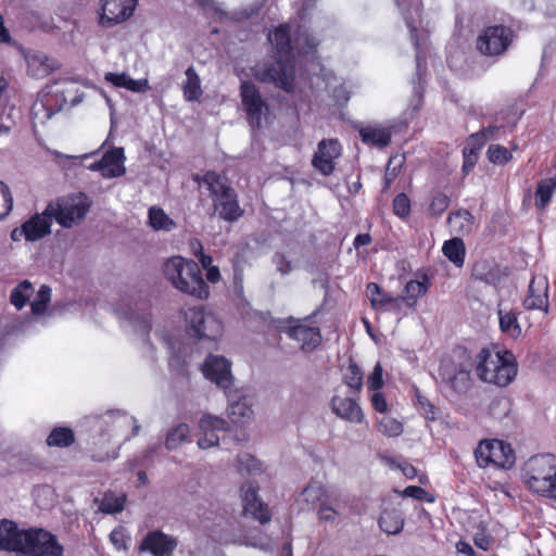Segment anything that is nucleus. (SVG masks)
<instances>
[{"label": "nucleus", "mask_w": 556, "mask_h": 556, "mask_svg": "<svg viewBox=\"0 0 556 556\" xmlns=\"http://www.w3.org/2000/svg\"><path fill=\"white\" fill-rule=\"evenodd\" d=\"M290 31V25L283 24L268 35V39L278 54L276 66L256 65L255 67V77L258 80L274 83L286 91H291L293 88L294 66L291 51L309 54L317 47V41L307 34L306 29L298 28L292 40Z\"/></svg>", "instance_id": "f257e3e1"}, {"label": "nucleus", "mask_w": 556, "mask_h": 556, "mask_svg": "<svg viewBox=\"0 0 556 556\" xmlns=\"http://www.w3.org/2000/svg\"><path fill=\"white\" fill-rule=\"evenodd\" d=\"M517 371L511 352L483 349L476 356V374L483 382L506 387L515 379Z\"/></svg>", "instance_id": "f03ea898"}, {"label": "nucleus", "mask_w": 556, "mask_h": 556, "mask_svg": "<svg viewBox=\"0 0 556 556\" xmlns=\"http://www.w3.org/2000/svg\"><path fill=\"white\" fill-rule=\"evenodd\" d=\"M164 275L172 286L182 293L206 299L208 287L206 286L199 265L191 260L181 256H173L164 263Z\"/></svg>", "instance_id": "7ed1b4c3"}, {"label": "nucleus", "mask_w": 556, "mask_h": 556, "mask_svg": "<svg viewBox=\"0 0 556 556\" xmlns=\"http://www.w3.org/2000/svg\"><path fill=\"white\" fill-rule=\"evenodd\" d=\"M521 481L533 494L547 497L556 492V456L539 454L521 467Z\"/></svg>", "instance_id": "20e7f679"}, {"label": "nucleus", "mask_w": 556, "mask_h": 556, "mask_svg": "<svg viewBox=\"0 0 556 556\" xmlns=\"http://www.w3.org/2000/svg\"><path fill=\"white\" fill-rule=\"evenodd\" d=\"M90 206L89 198L79 193L63 198L56 203H50L47 206V213H50L62 227L71 228L86 217Z\"/></svg>", "instance_id": "39448f33"}, {"label": "nucleus", "mask_w": 556, "mask_h": 556, "mask_svg": "<svg viewBox=\"0 0 556 556\" xmlns=\"http://www.w3.org/2000/svg\"><path fill=\"white\" fill-rule=\"evenodd\" d=\"M185 321L188 332L197 338L216 340L223 333L220 319L202 306L188 308L185 312Z\"/></svg>", "instance_id": "423d86ee"}, {"label": "nucleus", "mask_w": 556, "mask_h": 556, "mask_svg": "<svg viewBox=\"0 0 556 556\" xmlns=\"http://www.w3.org/2000/svg\"><path fill=\"white\" fill-rule=\"evenodd\" d=\"M64 547L51 532L41 528L25 530L20 554L24 556H63Z\"/></svg>", "instance_id": "0eeeda50"}, {"label": "nucleus", "mask_w": 556, "mask_h": 556, "mask_svg": "<svg viewBox=\"0 0 556 556\" xmlns=\"http://www.w3.org/2000/svg\"><path fill=\"white\" fill-rule=\"evenodd\" d=\"M477 464L480 468L494 466L508 469L516 460L509 444L500 440H482L475 450Z\"/></svg>", "instance_id": "6e6552de"}, {"label": "nucleus", "mask_w": 556, "mask_h": 556, "mask_svg": "<svg viewBox=\"0 0 556 556\" xmlns=\"http://www.w3.org/2000/svg\"><path fill=\"white\" fill-rule=\"evenodd\" d=\"M513 36V31L508 27L490 26L478 37L477 47L485 55H501L511 43Z\"/></svg>", "instance_id": "1a4fd4ad"}, {"label": "nucleus", "mask_w": 556, "mask_h": 556, "mask_svg": "<svg viewBox=\"0 0 556 556\" xmlns=\"http://www.w3.org/2000/svg\"><path fill=\"white\" fill-rule=\"evenodd\" d=\"M138 0H101L99 24L102 27H112L127 21L132 16Z\"/></svg>", "instance_id": "9d476101"}, {"label": "nucleus", "mask_w": 556, "mask_h": 556, "mask_svg": "<svg viewBox=\"0 0 556 556\" xmlns=\"http://www.w3.org/2000/svg\"><path fill=\"white\" fill-rule=\"evenodd\" d=\"M228 424L225 419L210 414L203 415L198 424V446L201 450L217 446L219 443V432H225Z\"/></svg>", "instance_id": "9b49d317"}, {"label": "nucleus", "mask_w": 556, "mask_h": 556, "mask_svg": "<svg viewBox=\"0 0 556 556\" xmlns=\"http://www.w3.org/2000/svg\"><path fill=\"white\" fill-rule=\"evenodd\" d=\"M258 485L252 481H247L241 486V501L243 513L251 515L261 523L270 521L271 516L266 503H264L257 495Z\"/></svg>", "instance_id": "f8f14e48"}, {"label": "nucleus", "mask_w": 556, "mask_h": 556, "mask_svg": "<svg viewBox=\"0 0 556 556\" xmlns=\"http://www.w3.org/2000/svg\"><path fill=\"white\" fill-rule=\"evenodd\" d=\"M342 147L336 139H324L313 156L312 165L323 175L333 173L336 161L341 156Z\"/></svg>", "instance_id": "ddd939ff"}, {"label": "nucleus", "mask_w": 556, "mask_h": 556, "mask_svg": "<svg viewBox=\"0 0 556 556\" xmlns=\"http://www.w3.org/2000/svg\"><path fill=\"white\" fill-rule=\"evenodd\" d=\"M240 96L250 124L258 127L263 116L267 112V105L263 101L260 91L253 84L243 81L240 88Z\"/></svg>", "instance_id": "4468645a"}, {"label": "nucleus", "mask_w": 556, "mask_h": 556, "mask_svg": "<svg viewBox=\"0 0 556 556\" xmlns=\"http://www.w3.org/2000/svg\"><path fill=\"white\" fill-rule=\"evenodd\" d=\"M240 96L250 124L258 127L263 116L267 112V105L263 101L260 91L253 84L243 81L240 88Z\"/></svg>", "instance_id": "2eb2a0df"}, {"label": "nucleus", "mask_w": 556, "mask_h": 556, "mask_svg": "<svg viewBox=\"0 0 556 556\" xmlns=\"http://www.w3.org/2000/svg\"><path fill=\"white\" fill-rule=\"evenodd\" d=\"M177 545L178 541L173 535L161 530H152L142 539L139 549L152 556H172Z\"/></svg>", "instance_id": "dca6fc26"}, {"label": "nucleus", "mask_w": 556, "mask_h": 556, "mask_svg": "<svg viewBox=\"0 0 556 556\" xmlns=\"http://www.w3.org/2000/svg\"><path fill=\"white\" fill-rule=\"evenodd\" d=\"M523 306L529 311L538 309L545 314L548 313V279L546 276L535 275L532 277L523 300Z\"/></svg>", "instance_id": "f3484780"}, {"label": "nucleus", "mask_w": 556, "mask_h": 556, "mask_svg": "<svg viewBox=\"0 0 556 556\" xmlns=\"http://www.w3.org/2000/svg\"><path fill=\"white\" fill-rule=\"evenodd\" d=\"M204 376L219 388L227 390L232 382L230 363L223 356L210 355L203 366Z\"/></svg>", "instance_id": "a211bd4d"}, {"label": "nucleus", "mask_w": 556, "mask_h": 556, "mask_svg": "<svg viewBox=\"0 0 556 556\" xmlns=\"http://www.w3.org/2000/svg\"><path fill=\"white\" fill-rule=\"evenodd\" d=\"M330 406L338 418L351 424H362L365 419L363 409L353 396L336 393L331 399Z\"/></svg>", "instance_id": "6ab92c4d"}, {"label": "nucleus", "mask_w": 556, "mask_h": 556, "mask_svg": "<svg viewBox=\"0 0 556 556\" xmlns=\"http://www.w3.org/2000/svg\"><path fill=\"white\" fill-rule=\"evenodd\" d=\"M123 149L108 151L101 161L93 163L90 168L99 170L104 178L119 177L125 174Z\"/></svg>", "instance_id": "aec40b11"}, {"label": "nucleus", "mask_w": 556, "mask_h": 556, "mask_svg": "<svg viewBox=\"0 0 556 556\" xmlns=\"http://www.w3.org/2000/svg\"><path fill=\"white\" fill-rule=\"evenodd\" d=\"M213 205L218 216L227 222H235L243 214V211L237 201V195L232 189L224 192L217 198H214Z\"/></svg>", "instance_id": "412c9836"}, {"label": "nucleus", "mask_w": 556, "mask_h": 556, "mask_svg": "<svg viewBox=\"0 0 556 556\" xmlns=\"http://www.w3.org/2000/svg\"><path fill=\"white\" fill-rule=\"evenodd\" d=\"M25 530L18 529L11 520H0V551L20 553Z\"/></svg>", "instance_id": "4be33fe9"}, {"label": "nucleus", "mask_w": 556, "mask_h": 556, "mask_svg": "<svg viewBox=\"0 0 556 556\" xmlns=\"http://www.w3.org/2000/svg\"><path fill=\"white\" fill-rule=\"evenodd\" d=\"M287 333L290 338L301 343L302 350L308 352L316 349L321 341L319 329L304 323L288 328Z\"/></svg>", "instance_id": "5701e85b"}, {"label": "nucleus", "mask_w": 556, "mask_h": 556, "mask_svg": "<svg viewBox=\"0 0 556 556\" xmlns=\"http://www.w3.org/2000/svg\"><path fill=\"white\" fill-rule=\"evenodd\" d=\"M329 493L320 483H309L299 495L296 503L302 510H311L319 507L325 501L329 500Z\"/></svg>", "instance_id": "b1692460"}, {"label": "nucleus", "mask_w": 556, "mask_h": 556, "mask_svg": "<svg viewBox=\"0 0 556 556\" xmlns=\"http://www.w3.org/2000/svg\"><path fill=\"white\" fill-rule=\"evenodd\" d=\"M52 216L47 213V208L41 214H36L24 223L26 231V241H37L51 232Z\"/></svg>", "instance_id": "393cba45"}, {"label": "nucleus", "mask_w": 556, "mask_h": 556, "mask_svg": "<svg viewBox=\"0 0 556 556\" xmlns=\"http://www.w3.org/2000/svg\"><path fill=\"white\" fill-rule=\"evenodd\" d=\"M346 504V500L340 494L331 493L329 500L325 501L317 510L320 521L331 525H338L342 519V507Z\"/></svg>", "instance_id": "a878e982"}, {"label": "nucleus", "mask_w": 556, "mask_h": 556, "mask_svg": "<svg viewBox=\"0 0 556 556\" xmlns=\"http://www.w3.org/2000/svg\"><path fill=\"white\" fill-rule=\"evenodd\" d=\"M105 81L117 88H125L132 92L143 93L150 90L149 81L146 78L132 79L126 73L109 72L104 75Z\"/></svg>", "instance_id": "bb28decb"}, {"label": "nucleus", "mask_w": 556, "mask_h": 556, "mask_svg": "<svg viewBox=\"0 0 556 556\" xmlns=\"http://www.w3.org/2000/svg\"><path fill=\"white\" fill-rule=\"evenodd\" d=\"M367 295L375 308H382L386 311L397 309L401 304L400 298H393L386 293L377 283L370 282L367 285Z\"/></svg>", "instance_id": "cd10ccee"}, {"label": "nucleus", "mask_w": 556, "mask_h": 556, "mask_svg": "<svg viewBox=\"0 0 556 556\" xmlns=\"http://www.w3.org/2000/svg\"><path fill=\"white\" fill-rule=\"evenodd\" d=\"M302 256L295 249H287L276 252L273 256V264L276 270L286 276L299 267Z\"/></svg>", "instance_id": "c85d7f7f"}, {"label": "nucleus", "mask_w": 556, "mask_h": 556, "mask_svg": "<svg viewBox=\"0 0 556 556\" xmlns=\"http://www.w3.org/2000/svg\"><path fill=\"white\" fill-rule=\"evenodd\" d=\"M486 143L484 134H472L466 141V146L463 150L464 156V172H470L478 161V152Z\"/></svg>", "instance_id": "c756f323"}, {"label": "nucleus", "mask_w": 556, "mask_h": 556, "mask_svg": "<svg viewBox=\"0 0 556 556\" xmlns=\"http://www.w3.org/2000/svg\"><path fill=\"white\" fill-rule=\"evenodd\" d=\"M194 179L199 182L200 187L206 188L210 191L213 199L231 189L227 184L226 177L215 172H206L202 176L197 175Z\"/></svg>", "instance_id": "7c9ffc66"}, {"label": "nucleus", "mask_w": 556, "mask_h": 556, "mask_svg": "<svg viewBox=\"0 0 556 556\" xmlns=\"http://www.w3.org/2000/svg\"><path fill=\"white\" fill-rule=\"evenodd\" d=\"M404 517L399 509H384L379 519L378 525L381 531L387 534H399L404 528Z\"/></svg>", "instance_id": "2f4dec72"}, {"label": "nucleus", "mask_w": 556, "mask_h": 556, "mask_svg": "<svg viewBox=\"0 0 556 556\" xmlns=\"http://www.w3.org/2000/svg\"><path fill=\"white\" fill-rule=\"evenodd\" d=\"M228 416L233 424L240 425L249 421L253 416L251 402L247 397L238 401L230 400Z\"/></svg>", "instance_id": "473e14b6"}, {"label": "nucleus", "mask_w": 556, "mask_h": 556, "mask_svg": "<svg viewBox=\"0 0 556 556\" xmlns=\"http://www.w3.org/2000/svg\"><path fill=\"white\" fill-rule=\"evenodd\" d=\"M498 320L503 333L513 339L521 336L522 329L518 323L517 314L513 309H498Z\"/></svg>", "instance_id": "72a5a7b5"}, {"label": "nucleus", "mask_w": 556, "mask_h": 556, "mask_svg": "<svg viewBox=\"0 0 556 556\" xmlns=\"http://www.w3.org/2000/svg\"><path fill=\"white\" fill-rule=\"evenodd\" d=\"M359 136L365 143L383 148L390 143L391 132L383 127H364L359 130Z\"/></svg>", "instance_id": "f704fd0d"}, {"label": "nucleus", "mask_w": 556, "mask_h": 556, "mask_svg": "<svg viewBox=\"0 0 556 556\" xmlns=\"http://www.w3.org/2000/svg\"><path fill=\"white\" fill-rule=\"evenodd\" d=\"M26 62L29 74L37 78L47 76L53 68L50 60L42 53L27 54Z\"/></svg>", "instance_id": "c9c22d12"}, {"label": "nucleus", "mask_w": 556, "mask_h": 556, "mask_svg": "<svg viewBox=\"0 0 556 556\" xmlns=\"http://www.w3.org/2000/svg\"><path fill=\"white\" fill-rule=\"evenodd\" d=\"M447 223L451 229L459 235H466L473 229V216L466 210L450 214Z\"/></svg>", "instance_id": "e433bc0d"}, {"label": "nucleus", "mask_w": 556, "mask_h": 556, "mask_svg": "<svg viewBox=\"0 0 556 556\" xmlns=\"http://www.w3.org/2000/svg\"><path fill=\"white\" fill-rule=\"evenodd\" d=\"M190 441V427L180 422L172 427L165 438V447L168 451L178 448L181 444Z\"/></svg>", "instance_id": "4c0bfd02"}, {"label": "nucleus", "mask_w": 556, "mask_h": 556, "mask_svg": "<svg viewBox=\"0 0 556 556\" xmlns=\"http://www.w3.org/2000/svg\"><path fill=\"white\" fill-rule=\"evenodd\" d=\"M186 80L182 83L184 97L187 101H198L202 96L201 80L193 67L186 71Z\"/></svg>", "instance_id": "58836bf2"}, {"label": "nucleus", "mask_w": 556, "mask_h": 556, "mask_svg": "<svg viewBox=\"0 0 556 556\" xmlns=\"http://www.w3.org/2000/svg\"><path fill=\"white\" fill-rule=\"evenodd\" d=\"M442 252L456 267L464 265L466 251L462 239L453 238L445 241L442 247Z\"/></svg>", "instance_id": "ea45409f"}, {"label": "nucleus", "mask_w": 556, "mask_h": 556, "mask_svg": "<svg viewBox=\"0 0 556 556\" xmlns=\"http://www.w3.org/2000/svg\"><path fill=\"white\" fill-rule=\"evenodd\" d=\"M236 468L240 475L247 476L260 475L264 469L262 462L249 453H242L238 456Z\"/></svg>", "instance_id": "a19ab883"}, {"label": "nucleus", "mask_w": 556, "mask_h": 556, "mask_svg": "<svg viewBox=\"0 0 556 556\" xmlns=\"http://www.w3.org/2000/svg\"><path fill=\"white\" fill-rule=\"evenodd\" d=\"M149 224L155 230L170 231L176 227L175 222L160 207L149 210Z\"/></svg>", "instance_id": "79ce46f5"}, {"label": "nucleus", "mask_w": 556, "mask_h": 556, "mask_svg": "<svg viewBox=\"0 0 556 556\" xmlns=\"http://www.w3.org/2000/svg\"><path fill=\"white\" fill-rule=\"evenodd\" d=\"M378 431L389 438H397L403 433V424L396 418L384 414L378 419Z\"/></svg>", "instance_id": "37998d69"}, {"label": "nucleus", "mask_w": 556, "mask_h": 556, "mask_svg": "<svg viewBox=\"0 0 556 556\" xmlns=\"http://www.w3.org/2000/svg\"><path fill=\"white\" fill-rule=\"evenodd\" d=\"M33 293L34 288L31 283L27 280H24L12 290L10 301L12 305H14L17 309H22Z\"/></svg>", "instance_id": "c03bdc74"}, {"label": "nucleus", "mask_w": 556, "mask_h": 556, "mask_svg": "<svg viewBox=\"0 0 556 556\" xmlns=\"http://www.w3.org/2000/svg\"><path fill=\"white\" fill-rule=\"evenodd\" d=\"M125 502L124 494L105 493L100 501L99 509L105 514H116L124 509Z\"/></svg>", "instance_id": "a18cd8bd"}, {"label": "nucleus", "mask_w": 556, "mask_h": 556, "mask_svg": "<svg viewBox=\"0 0 556 556\" xmlns=\"http://www.w3.org/2000/svg\"><path fill=\"white\" fill-rule=\"evenodd\" d=\"M363 379L361 368L354 362H351L343 374L344 383L352 392L357 393L362 390Z\"/></svg>", "instance_id": "49530a36"}, {"label": "nucleus", "mask_w": 556, "mask_h": 556, "mask_svg": "<svg viewBox=\"0 0 556 556\" xmlns=\"http://www.w3.org/2000/svg\"><path fill=\"white\" fill-rule=\"evenodd\" d=\"M51 301V289L43 285L39 288L34 301L30 303L34 316H41L47 312L48 304Z\"/></svg>", "instance_id": "de8ad7c7"}, {"label": "nucleus", "mask_w": 556, "mask_h": 556, "mask_svg": "<svg viewBox=\"0 0 556 556\" xmlns=\"http://www.w3.org/2000/svg\"><path fill=\"white\" fill-rule=\"evenodd\" d=\"M555 188H556V180L553 178L542 180L539 184L536 193H535L536 206L539 208H544L548 204Z\"/></svg>", "instance_id": "09e8293b"}, {"label": "nucleus", "mask_w": 556, "mask_h": 556, "mask_svg": "<svg viewBox=\"0 0 556 556\" xmlns=\"http://www.w3.org/2000/svg\"><path fill=\"white\" fill-rule=\"evenodd\" d=\"M74 434L68 428H55L47 438V443L50 446L65 447L72 444Z\"/></svg>", "instance_id": "8fccbe9b"}, {"label": "nucleus", "mask_w": 556, "mask_h": 556, "mask_svg": "<svg viewBox=\"0 0 556 556\" xmlns=\"http://www.w3.org/2000/svg\"><path fill=\"white\" fill-rule=\"evenodd\" d=\"M486 155L489 161L495 165H504L513 157L511 152L501 144H491L488 148Z\"/></svg>", "instance_id": "3c124183"}, {"label": "nucleus", "mask_w": 556, "mask_h": 556, "mask_svg": "<svg viewBox=\"0 0 556 556\" xmlns=\"http://www.w3.org/2000/svg\"><path fill=\"white\" fill-rule=\"evenodd\" d=\"M450 205V197L443 192H435L429 204V212L434 215L443 214Z\"/></svg>", "instance_id": "603ef678"}, {"label": "nucleus", "mask_w": 556, "mask_h": 556, "mask_svg": "<svg viewBox=\"0 0 556 556\" xmlns=\"http://www.w3.org/2000/svg\"><path fill=\"white\" fill-rule=\"evenodd\" d=\"M418 405L420 414L430 421H434L440 416L439 408L433 405L427 397L418 395L417 396Z\"/></svg>", "instance_id": "864d4df0"}, {"label": "nucleus", "mask_w": 556, "mask_h": 556, "mask_svg": "<svg viewBox=\"0 0 556 556\" xmlns=\"http://www.w3.org/2000/svg\"><path fill=\"white\" fill-rule=\"evenodd\" d=\"M13 199L9 187L0 181V219L4 218L12 210Z\"/></svg>", "instance_id": "5fc2aeb1"}, {"label": "nucleus", "mask_w": 556, "mask_h": 556, "mask_svg": "<svg viewBox=\"0 0 556 556\" xmlns=\"http://www.w3.org/2000/svg\"><path fill=\"white\" fill-rule=\"evenodd\" d=\"M428 290L426 282L418 280H409L404 289L407 300L415 301L419 296L424 295Z\"/></svg>", "instance_id": "6e6d98bb"}, {"label": "nucleus", "mask_w": 556, "mask_h": 556, "mask_svg": "<svg viewBox=\"0 0 556 556\" xmlns=\"http://www.w3.org/2000/svg\"><path fill=\"white\" fill-rule=\"evenodd\" d=\"M110 540L116 549L122 551L127 549L130 538L123 527H117L111 532Z\"/></svg>", "instance_id": "4d7b16f0"}, {"label": "nucleus", "mask_w": 556, "mask_h": 556, "mask_svg": "<svg viewBox=\"0 0 556 556\" xmlns=\"http://www.w3.org/2000/svg\"><path fill=\"white\" fill-rule=\"evenodd\" d=\"M393 211L395 215L405 217L410 212V202L405 193L397 194L393 200Z\"/></svg>", "instance_id": "13d9d810"}, {"label": "nucleus", "mask_w": 556, "mask_h": 556, "mask_svg": "<svg viewBox=\"0 0 556 556\" xmlns=\"http://www.w3.org/2000/svg\"><path fill=\"white\" fill-rule=\"evenodd\" d=\"M403 496L412 497L420 501H426L429 503H432L434 501V497L428 493L425 489L417 486V485H409L404 489Z\"/></svg>", "instance_id": "bf43d9fd"}, {"label": "nucleus", "mask_w": 556, "mask_h": 556, "mask_svg": "<svg viewBox=\"0 0 556 556\" xmlns=\"http://www.w3.org/2000/svg\"><path fill=\"white\" fill-rule=\"evenodd\" d=\"M125 318L129 319L131 323H134V326L136 327L138 325L140 332L142 336H146L151 330V321L150 317L147 314L138 315L135 313H130L129 315H125Z\"/></svg>", "instance_id": "052dcab7"}, {"label": "nucleus", "mask_w": 556, "mask_h": 556, "mask_svg": "<svg viewBox=\"0 0 556 556\" xmlns=\"http://www.w3.org/2000/svg\"><path fill=\"white\" fill-rule=\"evenodd\" d=\"M403 164V157L402 156H393L390 159L387 170H386V186L389 187L390 184L394 180V178L397 176L400 168Z\"/></svg>", "instance_id": "680f3d73"}, {"label": "nucleus", "mask_w": 556, "mask_h": 556, "mask_svg": "<svg viewBox=\"0 0 556 556\" xmlns=\"http://www.w3.org/2000/svg\"><path fill=\"white\" fill-rule=\"evenodd\" d=\"M368 388L372 391H379L383 387V378H382V366L380 363H377L374 367L372 372L368 377Z\"/></svg>", "instance_id": "e2e57ef3"}, {"label": "nucleus", "mask_w": 556, "mask_h": 556, "mask_svg": "<svg viewBox=\"0 0 556 556\" xmlns=\"http://www.w3.org/2000/svg\"><path fill=\"white\" fill-rule=\"evenodd\" d=\"M374 409L382 415L388 412V403L383 393L375 391L370 397Z\"/></svg>", "instance_id": "0e129e2a"}, {"label": "nucleus", "mask_w": 556, "mask_h": 556, "mask_svg": "<svg viewBox=\"0 0 556 556\" xmlns=\"http://www.w3.org/2000/svg\"><path fill=\"white\" fill-rule=\"evenodd\" d=\"M405 20H406V25L409 29V34H410V39L415 46V48L418 50L421 46V42H420V38H419V35H418V27L416 25L417 21H415L413 17L410 16H405Z\"/></svg>", "instance_id": "69168bd1"}, {"label": "nucleus", "mask_w": 556, "mask_h": 556, "mask_svg": "<svg viewBox=\"0 0 556 556\" xmlns=\"http://www.w3.org/2000/svg\"><path fill=\"white\" fill-rule=\"evenodd\" d=\"M114 424H115V427L118 428V429L124 427V426L134 425V434L138 433L139 426L135 425V419L132 417L128 416V415H125V414L118 415L115 418Z\"/></svg>", "instance_id": "338daca9"}, {"label": "nucleus", "mask_w": 556, "mask_h": 556, "mask_svg": "<svg viewBox=\"0 0 556 556\" xmlns=\"http://www.w3.org/2000/svg\"><path fill=\"white\" fill-rule=\"evenodd\" d=\"M456 548H457V552L458 553H462V554H465L467 556H475V551L473 548L471 547L470 544H468L467 542H463V541H459L457 544H456Z\"/></svg>", "instance_id": "774afa93"}]
</instances>
